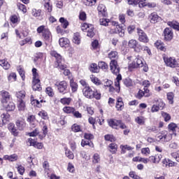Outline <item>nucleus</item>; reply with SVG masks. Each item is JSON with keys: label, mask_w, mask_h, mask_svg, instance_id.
Here are the masks:
<instances>
[{"label": "nucleus", "mask_w": 179, "mask_h": 179, "mask_svg": "<svg viewBox=\"0 0 179 179\" xmlns=\"http://www.w3.org/2000/svg\"><path fill=\"white\" fill-rule=\"evenodd\" d=\"M135 122L138 125H145V117L143 116H139L135 118Z\"/></svg>", "instance_id": "58"}, {"label": "nucleus", "mask_w": 179, "mask_h": 179, "mask_svg": "<svg viewBox=\"0 0 179 179\" xmlns=\"http://www.w3.org/2000/svg\"><path fill=\"white\" fill-rule=\"evenodd\" d=\"M28 143H29V146H33L35 149L41 150L44 148V144L43 143L37 142L36 139H33L31 138H28Z\"/></svg>", "instance_id": "17"}, {"label": "nucleus", "mask_w": 179, "mask_h": 179, "mask_svg": "<svg viewBox=\"0 0 179 179\" xmlns=\"http://www.w3.org/2000/svg\"><path fill=\"white\" fill-rule=\"evenodd\" d=\"M59 22L62 24V27L63 29H67L68 26H69V22H68L67 19H65V17H62L59 18Z\"/></svg>", "instance_id": "47"}, {"label": "nucleus", "mask_w": 179, "mask_h": 179, "mask_svg": "<svg viewBox=\"0 0 179 179\" xmlns=\"http://www.w3.org/2000/svg\"><path fill=\"white\" fill-rule=\"evenodd\" d=\"M178 127V126H177V124H176L174 122H171L168 125V129L169 131H171L174 134L175 132H176V129H177Z\"/></svg>", "instance_id": "56"}, {"label": "nucleus", "mask_w": 179, "mask_h": 179, "mask_svg": "<svg viewBox=\"0 0 179 179\" xmlns=\"http://www.w3.org/2000/svg\"><path fill=\"white\" fill-rule=\"evenodd\" d=\"M129 176L133 179H143L141 176L136 175V172L131 171L129 173Z\"/></svg>", "instance_id": "64"}, {"label": "nucleus", "mask_w": 179, "mask_h": 179, "mask_svg": "<svg viewBox=\"0 0 179 179\" xmlns=\"http://www.w3.org/2000/svg\"><path fill=\"white\" fill-rule=\"evenodd\" d=\"M17 6L20 10H22L23 13H27V7L22 3H17Z\"/></svg>", "instance_id": "61"}, {"label": "nucleus", "mask_w": 179, "mask_h": 179, "mask_svg": "<svg viewBox=\"0 0 179 179\" xmlns=\"http://www.w3.org/2000/svg\"><path fill=\"white\" fill-rule=\"evenodd\" d=\"M108 126L113 129H127V124L122 122V120H117L115 118H110L107 120Z\"/></svg>", "instance_id": "4"}, {"label": "nucleus", "mask_w": 179, "mask_h": 179, "mask_svg": "<svg viewBox=\"0 0 179 179\" xmlns=\"http://www.w3.org/2000/svg\"><path fill=\"white\" fill-rule=\"evenodd\" d=\"M122 83L126 86V87H134L135 83L132 80V79L129 78H127L122 80Z\"/></svg>", "instance_id": "34"}, {"label": "nucleus", "mask_w": 179, "mask_h": 179, "mask_svg": "<svg viewBox=\"0 0 179 179\" xmlns=\"http://www.w3.org/2000/svg\"><path fill=\"white\" fill-rule=\"evenodd\" d=\"M1 117L2 118L1 124H3V125H5V124H6L8 121H9V118H10V115H9V113H3L1 114Z\"/></svg>", "instance_id": "49"}, {"label": "nucleus", "mask_w": 179, "mask_h": 179, "mask_svg": "<svg viewBox=\"0 0 179 179\" xmlns=\"http://www.w3.org/2000/svg\"><path fill=\"white\" fill-rule=\"evenodd\" d=\"M62 110L64 114L71 115L74 118H82L83 117L82 113L79 110H76V108L73 106H64Z\"/></svg>", "instance_id": "7"}, {"label": "nucleus", "mask_w": 179, "mask_h": 179, "mask_svg": "<svg viewBox=\"0 0 179 179\" xmlns=\"http://www.w3.org/2000/svg\"><path fill=\"white\" fill-rule=\"evenodd\" d=\"M109 66L110 72H112L113 75H116L117 76H118V75H121L120 73L121 69H120V65H118V61L111 60L110 62Z\"/></svg>", "instance_id": "12"}, {"label": "nucleus", "mask_w": 179, "mask_h": 179, "mask_svg": "<svg viewBox=\"0 0 179 179\" xmlns=\"http://www.w3.org/2000/svg\"><path fill=\"white\" fill-rule=\"evenodd\" d=\"M65 155L66 157H68L69 160H73V159H75V155L71 150L68 149V148H65Z\"/></svg>", "instance_id": "45"}, {"label": "nucleus", "mask_w": 179, "mask_h": 179, "mask_svg": "<svg viewBox=\"0 0 179 179\" xmlns=\"http://www.w3.org/2000/svg\"><path fill=\"white\" fill-rule=\"evenodd\" d=\"M108 150L112 154L115 155L118 152V145L115 143H110L108 146Z\"/></svg>", "instance_id": "26"}, {"label": "nucleus", "mask_w": 179, "mask_h": 179, "mask_svg": "<svg viewBox=\"0 0 179 179\" xmlns=\"http://www.w3.org/2000/svg\"><path fill=\"white\" fill-rule=\"evenodd\" d=\"M31 104L34 106V107H38V108H41V107H42V105L40 103V101L35 99L33 95L31 96Z\"/></svg>", "instance_id": "46"}, {"label": "nucleus", "mask_w": 179, "mask_h": 179, "mask_svg": "<svg viewBox=\"0 0 179 179\" xmlns=\"http://www.w3.org/2000/svg\"><path fill=\"white\" fill-rule=\"evenodd\" d=\"M109 34H124V29H122V25L117 21L112 20L108 27Z\"/></svg>", "instance_id": "5"}, {"label": "nucleus", "mask_w": 179, "mask_h": 179, "mask_svg": "<svg viewBox=\"0 0 179 179\" xmlns=\"http://www.w3.org/2000/svg\"><path fill=\"white\" fill-rule=\"evenodd\" d=\"M16 80H17L16 73H10L8 76V82H16Z\"/></svg>", "instance_id": "62"}, {"label": "nucleus", "mask_w": 179, "mask_h": 179, "mask_svg": "<svg viewBox=\"0 0 179 179\" xmlns=\"http://www.w3.org/2000/svg\"><path fill=\"white\" fill-rule=\"evenodd\" d=\"M163 36L164 41H171L174 37V32L170 27H166L164 29Z\"/></svg>", "instance_id": "14"}, {"label": "nucleus", "mask_w": 179, "mask_h": 179, "mask_svg": "<svg viewBox=\"0 0 179 179\" xmlns=\"http://www.w3.org/2000/svg\"><path fill=\"white\" fill-rule=\"evenodd\" d=\"M41 9H36V8H33L32 9V12H31V15L32 16H34V17H40V16H41Z\"/></svg>", "instance_id": "59"}, {"label": "nucleus", "mask_w": 179, "mask_h": 179, "mask_svg": "<svg viewBox=\"0 0 179 179\" xmlns=\"http://www.w3.org/2000/svg\"><path fill=\"white\" fill-rule=\"evenodd\" d=\"M115 108L117 111H122L125 108V104L124 103V99L121 96L116 98Z\"/></svg>", "instance_id": "19"}, {"label": "nucleus", "mask_w": 179, "mask_h": 179, "mask_svg": "<svg viewBox=\"0 0 179 179\" xmlns=\"http://www.w3.org/2000/svg\"><path fill=\"white\" fill-rule=\"evenodd\" d=\"M59 44L60 47H68V45H69V39L67 38H60Z\"/></svg>", "instance_id": "40"}, {"label": "nucleus", "mask_w": 179, "mask_h": 179, "mask_svg": "<svg viewBox=\"0 0 179 179\" xmlns=\"http://www.w3.org/2000/svg\"><path fill=\"white\" fill-rule=\"evenodd\" d=\"M81 38L82 37L80 36V33L76 32L73 34V43H74V44H77L78 45H79V44H80Z\"/></svg>", "instance_id": "36"}, {"label": "nucleus", "mask_w": 179, "mask_h": 179, "mask_svg": "<svg viewBox=\"0 0 179 179\" xmlns=\"http://www.w3.org/2000/svg\"><path fill=\"white\" fill-rule=\"evenodd\" d=\"M15 96L17 99V101H22L26 97V91L21 90L16 92Z\"/></svg>", "instance_id": "41"}, {"label": "nucleus", "mask_w": 179, "mask_h": 179, "mask_svg": "<svg viewBox=\"0 0 179 179\" xmlns=\"http://www.w3.org/2000/svg\"><path fill=\"white\" fill-rule=\"evenodd\" d=\"M38 115L42 118V120H49L48 113L45 110H41L38 113Z\"/></svg>", "instance_id": "54"}, {"label": "nucleus", "mask_w": 179, "mask_h": 179, "mask_svg": "<svg viewBox=\"0 0 179 179\" xmlns=\"http://www.w3.org/2000/svg\"><path fill=\"white\" fill-rule=\"evenodd\" d=\"M166 99L169 101V104H174V93L173 92L166 94Z\"/></svg>", "instance_id": "48"}, {"label": "nucleus", "mask_w": 179, "mask_h": 179, "mask_svg": "<svg viewBox=\"0 0 179 179\" xmlns=\"http://www.w3.org/2000/svg\"><path fill=\"white\" fill-rule=\"evenodd\" d=\"M87 36L90 38L94 37V26L90 25V29L87 31Z\"/></svg>", "instance_id": "53"}, {"label": "nucleus", "mask_w": 179, "mask_h": 179, "mask_svg": "<svg viewBox=\"0 0 179 179\" xmlns=\"http://www.w3.org/2000/svg\"><path fill=\"white\" fill-rule=\"evenodd\" d=\"M168 26L171 27V29H173L176 31H179V22L178 21L173 20L172 21H169L167 22Z\"/></svg>", "instance_id": "29"}, {"label": "nucleus", "mask_w": 179, "mask_h": 179, "mask_svg": "<svg viewBox=\"0 0 179 179\" xmlns=\"http://www.w3.org/2000/svg\"><path fill=\"white\" fill-rule=\"evenodd\" d=\"M162 159H163V155H162L161 154H157L155 156H150V163H160V160H162Z\"/></svg>", "instance_id": "27"}, {"label": "nucleus", "mask_w": 179, "mask_h": 179, "mask_svg": "<svg viewBox=\"0 0 179 179\" xmlns=\"http://www.w3.org/2000/svg\"><path fill=\"white\" fill-rule=\"evenodd\" d=\"M162 164L164 167H176L178 164L170 159L165 158L162 160Z\"/></svg>", "instance_id": "22"}, {"label": "nucleus", "mask_w": 179, "mask_h": 179, "mask_svg": "<svg viewBox=\"0 0 179 179\" xmlns=\"http://www.w3.org/2000/svg\"><path fill=\"white\" fill-rule=\"evenodd\" d=\"M46 94L49 96V97H54L55 96V92H54V89L51 87H47L45 90Z\"/></svg>", "instance_id": "51"}, {"label": "nucleus", "mask_w": 179, "mask_h": 179, "mask_svg": "<svg viewBox=\"0 0 179 179\" xmlns=\"http://www.w3.org/2000/svg\"><path fill=\"white\" fill-rule=\"evenodd\" d=\"M128 47L131 50H134V52L139 54L142 52V45L136 39H131L128 42Z\"/></svg>", "instance_id": "9"}, {"label": "nucleus", "mask_w": 179, "mask_h": 179, "mask_svg": "<svg viewBox=\"0 0 179 179\" xmlns=\"http://www.w3.org/2000/svg\"><path fill=\"white\" fill-rule=\"evenodd\" d=\"M154 45L157 50H159V51H162L163 52H166V51H167V46H166V44H164L162 40H157L154 43Z\"/></svg>", "instance_id": "20"}, {"label": "nucleus", "mask_w": 179, "mask_h": 179, "mask_svg": "<svg viewBox=\"0 0 179 179\" xmlns=\"http://www.w3.org/2000/svg\"><path fill=\"white\" fill-rule=\"evenodd\" d=\"M42 38L45 45H50L51 44L52 42V34L50 29L44 31V33L42 34Z\"/></svg>", "instance_id": "15"}, {"label": "nucleus", "mask_w": 179, "mask_h": 179, "mask_svg": "<svg viewBox=\"0 0 179 179\" xmlns=\"http://www.w3.org/2000/svg\"><path fill=\"white\" fill-rule=\"evenodd\" d=\"M83 2L85 6H94L97 0H83Z\"/></svg>", "instance_id": "55"}, {"label": "nucleus", "mask_w": 179, "mask_h": 179, "mask_svg": "<svg viewBox=\"0 0 179 179\" xmlns=\"http://www.w3.org/2000/svg\"><path fill=\"white\" fill-rule=\"evenodd\" d=\"M90 80L96 86H100V85H101V80H100L99 78L96 77V76L93 74L90 76Z\"/></svg>", "instance_id": "39"}, {"label": "nucleus", "mask_w": 179, "mask_h": 179, "mask_svg": "<svg viewBox=\"0 0 179 179\" xmlns=\"http://www.w3.org/2000/svg\"><path fill=\"white\" fill-rule=\"evenodd\" d=\"M3 160H8V162H17L19 160V156L17 154H13L10 155H6L3 157Z\"/></svg>", "instance_id": "25"}, {"label": "nucleus", "mask_w": 179, "mask_h": 179, "mask_svg": "<svg viewBox=\"0 0 179 179\" xmlns=\"http://www.w3.org/2000/svg\"><path fill=\"white\" fill-rule=\"evenodd\" d=\"M98 15L102 17H108V12H107V7L103 3H99L97 6Z\"/></svg>", "instance_id": "16"}, {"label": "nucleus", "mask_w": 179, "mask_h": 179, "mask_svg": "<svg viewBox=\"0 0 179 179\" xmlns=\"http://www.w3.org/2000/svg\"><path fill=\"white\" fill-rule=\"evenodd\" d=\"M69 86L71 90V93H76V92H78V89H79V85H78V83L75 82V80H73V78L70 79Z\"/></svg>", "instance_id": "24"}, {"label": "nucleus", "mask_w": 179, "mask_h": 179, "mask_svg": "<svg viewBox=\"0 0 179 179\" xmlns=\"http://www.w3.org/2000/svg\"><path fill=\"white\" fill-rule=\"evenodd\" d=\"M3 107L6 110V111H14L15 108H16V106L15 105V103L13 101H9L7 104L3 105Z\"/></svg>", "instance_id": "30"}, {"label": "nucleus", "mask_w": 179, "mask_h": 179, "mask_svg": "<svg viewBox=\"0 0 179 179\" xmlns=\"http://www.w3.org/2000/svg\"><path fill=\"white\" fill-rule=\"evenodd\" d=\"M89 71L92 73H99L100 72V69H99V65L96 63H92L89 66Z\"/></svg>", "instance_id": "33"}, {"label": "nucleus", "mask_w": 179, "mask_h": 179, "mask_svg": "<svg viewBox=\"0 0 179 179\" xmlns=\"http://www.w3.org/2000/svg\"><path fill=\"white\" fill-rule=\"evenodd\" d=\"M71 131L75 133L82 132V127L80 125L75 123L71 126Z\"/></svg>", "instance_id": "52"}, {"label": "nucleus", "mask_w": 179, "mask_h": 179, "mask_svg": "<svg viewBox=\"0 0 179 179\" xmlns=\"http://www.w3.org/2000/svg\"><path fill=\"white\" fill-rule=\"evenodd\" d=\"M15 125L20 131H23L26 128V121L22 117H20L17 120Z\"/></svg>", "instance_id": "21"}, {"label": "nucleus", "mask_w": 179, "mask_h": 179, "mask_svg": "<svg viewBox=\"0 0 179 179\" xmlns=\"http://www.w3.org/2000/svg\"><path fill=\"white\" fill-rule=\"evenodd\" d=\"M50 55L55 58V65L56 68L59 69H66V68H68V66L64 63L65 62V59H64L59 53H57V51L51 50Z\"/></svg>", "instance_id": "3"}, {"label": "nucleus", "mask_w": 179, "mask_h": 179, "mask_svg": "<svg viewBox=\"0 0 179 179\" xmlns=\"http://www.w3.org/2000/svg\"><path fill=\"white\" fill-rule=\"evenodd\" d=\"M151 96L152 94L150 92L141 89L138 90V92L135 94L136 99H138V100H142L143 97H150Z\"/></svg>", "instance_id": "18"}, {"label": "nucleus", "mask_w": 179, "mask_h": 179, "mask_svg": "<svg viewBox=\"0 0 179 179\" xmlns=\"http://www.w3.org/2000/svg\"><path fill=\"white\" fill-rule=\"evenodd\" d=\"M138 41L143 44H148L150 41L148 34L145 33V31L141 28H137Z\"/></svg>", "instance_id": "10"}, {"label": "nucleus", "mask_w": 179, "mask_h": 179, "mask_svg": "<svg viewBox=\"0 0 179 179\" xmlns=\"http://www.w3.org/2000/svg\"><path fill=\"white\" fill-rule=\"evenodd\" d=\"M98 68L102 71H108V64L106 62L100 61L98 62Z\"/></svg>", "instance_id": "43"}, {"label": "nucleus", "mask_w": 179, "mask_h": 179, "mask_svg": "<svg viewBox=\"0 0 179 179\" xmlns=\"http://www.w3.org/2000/svg\"><path fill=\"white\" fill-rule=\"evenodd\" d=\"M157 138L161 142H170L173 139V136L169 131L164 130L158 134Z\"/></svg>", "instance_id": "11"}, {"label": "nucleus", "mask_w": 179, "mask_h": 179, "mask_svg": "<svg viewBox=\"0 0 179 179\" xmlns=\"http://www.w3.org/2000/svg\"><path fill=\"white\" fill-rule=\"evenodd\" d=\"M0 66H2L6 71L10 69V64L8 63V59H0Z\"/></svg>", "instance_id": "35"}, {"label": "nucleus", "mask_w": 179, "mask_h": 179, "mask_svg": "<svg viewBox=\"0 0 179 179\" xmlns=\"http://www.w3.org/2000/svg\"><path fill=\"white\" fill-rule=\"evenodd\" d=\"M141 86H143V90L150 93V90H149V87H150V81L148 80H143L141 83Z\"/></svg>", "instance_id": "44"}, {"label": "nucleus", "mask_w": 179, "mask_h": 179, "mask_svg": "<svg viewBox=\"0 0 179 179\" xmlns=\"http://www.w3.org/2000/svg\"><path fill=\"white\" fill-rule=\"evenodd\" d=\"M81 146L82 148H85V146H89L91 148H94V143L92 141H89V140H81Z\"/></svg>", "instance_id": "38"}, {"label": "nucleus", "mask_w": 179, "mask_h": 179, "mask_svg": "<svg viewBox=\"0 0 179 179\" xmlns=\"http://www.w3.org/2000/svg\"><path fill=\"white\" fill-rule=\"evenodd\" d=\"M111 20L110 19H106V18H101L99 19V24L101 26H105L110 27V24H111Z\"/></svg>", "instance_id": "42"}, {"label": "nucleus", "mask_w": 179, "mask_h": 179, "mask_svg": "<svg viewBox=\"0 0 179 179\" xmlns=\"http://www.w3.org/2000/svg\"><path fill=\"white\" fill-rule=\"evenodd\" d=\"M18 101V110L19 111H24V109L26 108V103H24V101Z\"/></svg>", "instance_id": "60"}, {"label": "nucleus", "mask_w": 179, "mask_h": 179, "mask_svg": "<svg viewBox=\"0 0 179 179\" xmlns=\"http://www.w3.org/2000/svg\"><path fill=\"white\" fill-rule=\"evenodd\" d=\"M104 140L106 142H115V141H117V138H115L113 134H106L104 136Z\"/></svg>", "instance_id": "50"}, {"label": "nucleus", "mask_w": 179, "mask_h": 179, "mask_svg": "<svg viewBox=\"0 0 179 179\" xmlns=\"http://www.w3.org/2000/svg\"><path fill=\"white\" fill-rule=\"evenodd\" d=\"M0 95L1 96V102L2 103L3 106H5V104H8V101H12V96L10 95L9 92L2 90L0 92Z\"/></svg>", "instance_id": "13"}, {"label": "nucleus", "mask_w": 179, "mask_h": 179, "mask_svg": "<svg viewBox=\"0 0 179 179\" xmlns=\"http://www.w3.org/2000/svg\"><path fill=\"white\" fill-rule=\"evenodd\" d=\"M90 26H93V24L84 22L81 24V30H83V31H87L90 29Z\"/></svg>", "instance_id": "63"}, {"label": "nucleus", "mask_w": 179, "mask_h": 179, "mask_svg": "<svg viewBox=\"0 0 179 179\" xmlns=\"http://www.w3.org/2000/svg\"><path fill=\"white\" fill-rule=\"evenodd\" d=\"M33 41H31V38L27 37L25 38L24 40L20 41V45L22 47V45H25V44H31Z\"/></svg>", "instance_id": "57"}, {"label": "nucleus", "mask_w": 179, "mask_h": 179, "mask_svg": "<svg viewBox=\"0 0 179 179\" xmlns=\"http://www.w3.org/2000/svg\"><path fill=\"white\" fill-rule=\"evenodd\" d=\"M121 80H122V76L119 74L115 79V87L113 86V83L111 80H107L104 83L103 87H105V89H107V87H108L110 93H114L115 92H116V93H120V92L121 91V87L120 86Z\"/></svg>", "instance_id": "2"}, {"label": "nucleus", "mask_w": 179, "mask_h": 179, "mask_svg": "<svg viewBox=\"0 0 179 179\" xmlns=\"http://www.w3.org/2000/svg\"><path fill=\"white\" fill-rule=\"evenodd\" d=\"M80 83L83 86V94L86 99H95L96 100H100L101 99V93L96 89L93 90L86 80H80Z\"/></svg>", "instance_id": "1"}, {"label": "nucleus", "mask_w": 179, "mask_h": 179, "mask_svg": "<svg viewBox=\"0 0 179 179\" xmlns=\"http://www.w3.org/2000/svg\"><path fill=\"white\" fill-rule=\"evenodd\" d=\"M108 58H109L110 61H118V58H119L118 52L115 50L110 51L108 54Z\"/></svg>", "instance_id": "32"}, {"label": "nucleus", "mask_w": 179, "mask_h": 179, "mask_svg": "<svg viewBox=\"0 0 179 179\" xmlns=\"http://www.w3.org/2000/svg\"><path fill=\"white\" fill-rule=\"evenodd\" d=\"M32 89L34 92H40L41 90V85H40V79L32 80Z\"/></svg>", "instance_id": "28"}, {"label": "nucleus", "mask_w": 179, "mask_h": 179, "mask_svg": "<svg viewBox=\"0 0 179 179\" xmlns=\"http://www.w3.org/2000/svg\"><path fill=\"white\" fill-rule=\"evenodd\" d=\"M55 86L57 87V90L60 94H67V93H69L68 82L66 80L57 81L55 84Z\"/></svg>", "instance_id": "6"}, {"label": "nucleus", "mask_w": 179, "mask_h": 179, "mask_svg": "<svg viewBox=\"0 0 179 179\" xmlns=\"http://www.w3.org/2000/svg\"><path fill=\"white\" fill-rule=\"evenodd\" d=\"M8 131H10L11 134L13 135V136H17V135H19V131H17V129L15 127V124L13 123L8 124Z\"/></svg>", "instance_id": "31"}, {"label": "nucleus", "mask_w": 179, "mask_h": 179, "mask_svg": "<svg viewBox=\"0 0 179 179\" xmlns=\"http://www.w3.org/2000/svg\"><path fill=\"white\" fill-rule=\"evenodd\" d=\"M159 19H160V17L159 15H157V13L153 12L148 16V20L152 23L153 24L157 23L159 22Z\"/></svg>", "instance_id": "23"}, {"label": "nucleus", "mask_w": 179, "mask_h": 179, "mask_svg": "<svg viewBox=\"0 0 179 179\" xmlns=\"http://www.w3.org/2000/svg\"><path fill=\"white\" fill-rule=\"evenodd\" d=\"M61 104L63 106H69L72 103V98L71 97H63L59 100Z\"/></svg>", "instance_id": "37"}, {"label": "nucleus", "mask_w": 179, "mask_h": 179, "mask_svg": "<svg viewBox=\"0 0 179 179\" xmlns=\"http://www.w3.org/2000/svg\"><path fill=\"white\" fill-rule=\"evenodd\" d=\"M162 58L166 66H169V68H177L178 66V62L175 57H169L166 54H163Z\"/></svg>", "instance_id": "8"}]
</instances>
